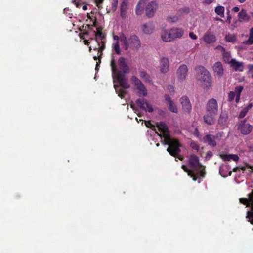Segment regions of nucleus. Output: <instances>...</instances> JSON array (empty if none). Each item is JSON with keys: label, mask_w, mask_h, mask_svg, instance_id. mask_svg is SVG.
I'll return each mask as SVG.
<instances>
[{"label": "nucleus", "mask_w": 253, "mask_h": 253, "mask_svg": "<svg viewBox=\"0 0 253 253\" xmlns=\"http://www.w3.org/2000/svg\"><path fill=\"white\" fill-rule=\"evenodd\" d=\"M156 126L161 132L158 135L161 137L164 138L165 144L168 145L167 150L170 155L176 157L180 152V147L181 145L177 139H172L170 138L169 131V128L166 124L163 122H160L156 123Z\"/></svg>", "instance_id": "obj_1"}, {"label": "nucleus", "mask_w": 253, "mask_h": 253, "mask_svg": "<svg viewBox=\"0 0 253 253\" xmlns=\"http://www.w3.org/2000/svg\"><path fill=\"white\" fill-rule=\"evenodd\" d=\"M218 105L215 99H209L206 105V113L203 116L204 122L208 125H212L214 123L215 116L217 114Z\"/></svg>", "instance_id": "obj_2"}, {"label": "nucleus", "mask_w": 253, "mask_h": 253, "mask_svg": "<svg viewBox=\"0 0 253 253\" xmlns=\"http://www.w3.org/2000/svg\"><path fill=\"white\" fill-rule=\"evenodd\" d=\"M196 77L204 88L209 89L211 87L212 77L204 67L200 66L197 68Z\"/></svg>", "instance_id": "obj_3"}, {"label": "nucleus", "mask_w": 253, "mask_h": 253, "mask_svg": "<svg viewBox=\"0 0 253 253\" xmlns=\"http://www.w3.org/2000/svg\"><path fill=\"white\" fill-rule=\"evenodd\" d=\"M120 41L122 42L125 50H127L129 48L132 50H138L141 46L140 40L135 34L131 35L128 39L122 34L120 36Z\"/></svg>", "instance_id": "obj_4"}, {"label": "nucleus", "mask_w": 253, "mask_h": 253, "mask_svg": "<svg viewBox=\"0 0 253 253\" xmlns=\"http://www.w3.org/2000/svg\"><path fill=\"white\" fill-rule=\"evenodd\" d=\"M111 67L113 74H116L117 79L119 83L120 86L124 89H128L130 87V84L128 83V79L126 77L125 74H123L118 71L115 60L112 58L111 61Z\"/></svg>", "instance_id": "obj_5"}, {"label": "nucleus", "mask_w": 253, "mask_h": 253, "mask_svg": "<svg viewBox=\"0 0 253 253\" xmlns=\"http://www.w3.org/2000/svg\"><path fill=\"white\" fill-rule=\"evenodd\" d=\"M132 83L135 86L138 90L139 96H146L147 95V90L142 82L136 76H133L131 78Z\"/></svg>", "instance_id": "obj_6"}, {"label": "nucleus", "mask_w": 253, "mask_h": 253, "mask_svg": "<svg viewBox=\"0 0 253 253\" xmlns=\"http://www.w3.org/2000/svg\"><path fill=\"white\" fill-rule=\"evenodd\" d=\"M253 126L247 123L246 119L242 121L239 126L238 129L243 135L249 134L252 130Z\"/></svg>", "instance_id": "obj_7"}, {"label": "nucleus", "mask_w": 253, "mask_h": 253, "mask_svg": "<svg viewBox=\"0 0 253 253\" xmlns=\"http://www.w3.org/2000/svg\"><path fill=\"white\" fill-rule=\"evenodd\" d=\"M136 103L140 108L145 111L151 113L153 111L152 106L144 98H139L136 100Z\"/></svg>", "instance_id": "obj_8"}, {"label": "nucleus", "mask_w": 253, "mask_h": 253, "mask_svg": "<svg viewBox=\"0 0 253 253\" xmlns=\"http://www.w3.org/2000/svg\"><path fill=\"white\" fill-rule=\"evenodd\" d=\"M188 71V67L185 64H182L179 67L176 72L177 79L179 81L181 82L186 79Z\"/></svg>", "instance_id": "obj_9"}, {"label": "nucleus", "mask_w": 253, "mask_h": 253, "mask_svg": "<svg viewBox=\"0 0 253 253\" xmlns=\"http://www.w3.org/2000/svg\"><path fill=\"white\" fill-rule=\"evenodd\" d=\"M158 8V4L156 1H151L147 6L146 15L148 18L152 17Z\"/></svg>", "instance_id": "obj_10"}, {"label": "nucleus", "mask_w": 253, "mask_h": 253, "mask_svg": "<svg viewBox=\"0 0 253 253\" xmlns=\"http://www.w3.org/2000/svg\"><path fill=\"white\" fill-rule=\"evenodd\" d=\"M180 100L183 111L186 113H190L192 110V105L188 97L186 96H182Z\"/></svg>", "instance_id": "obj_11"}, {"label": "nucleus", "mask_w": 253, "mask_h": 253, "mask_svg": "<svg viewBox=\"0 0 253 253\" xmlns=\"http://www.w3.org/2000/svg\"><path fill=\"white\" fill-rule=\"evenodd\" d=\"M169 61L168 58L162 57L160 60V70L162 73H166L169 70Z\"/></svg>", "instance_id": "obj_12"}, {"label": "nucleus", "mask_w": 253, "mask_h": 253, "mask_svg": "<svg viewBox=\"0 0 253 253\" xmlns=\"http://www.w3.org/2000/svg\"><path fill=\"white\" fill-rule=\"evenodd\" d=\"M214 75L221 78L224 73V69L222 63L219 62H215L212 66Z\"/></svg>", "instance_id": "obj_13"}, {"label": "nucleus", "mask_w": 253, "mask_h": 253, "mask_svg": "<svg viewBox=\"0 0 253 253\" xmlns=\"http://www.w3.org/2000/svg\"><path fill=\"white\" fill-rule=\"evenodd\" d=\"M188 164L192 169H196L199 167H202V165L199 162V159L196 155L192 154L189 157Z\"/></svg>", "instance_id": "obj_14"}, {"label": "nucleus", "mask_w": 253, "mask_h": 253, "mask_svg": "<svg viewBox=\"0 0 253 253\" xmlns=\"http://www.w3.org/2000/svg\"><path fill=\"white\" fill-rule=\"evenodd\" d=\"M94 34L95 36L94 40H95V41L99 46L101 43H106L105 36L101 29H99L98 28H97V32H94Z\"/></svg>", "instance_id": "obj_15"}, {"label": "nucleus", "mask_w": 253, "mask_h": 253, "mask_svg": "<svg viewBox=\"0 0 253 253\" xmlns=\"http://www.w3.org/2000/svg\"><path fill=\"white\" fill-rule=\"evenodd\" d=\"M203 41L208 44L213 43L216 41L214 34L211 32H207L203 36Z\"/></svg>", "instance_id": "obj_16"}, {"label": "nucleus", "mask_w": 253, "mask_h": 253, "mask_svg": "<svg viewBox=\"0 0 253 253\" xmlns=\"http://www.w3.org/2000/svg\"><path fill=\"white\" fill-rule=\"evenodd\" d=\"M118 65L120 70L123 72V74H126L129 72V67L126 62V59L124 57H121L119 58Z\"/></svg>", "instance_id": "obj_17"}, {"label": "nucleus", "mask_w": 253, "mask_h": 253, "mask_svg": "<svg viewBox=\"0 0 253 253\" xmlns=\"http://www.w3.org/2000/svg\"><path fill=\"white\" fill-rule=\"evenodd\" d=\"M250 196V201L252 203V207L251 208L250 210L247 211L246 218L248 222L253 225V190L251 193Z\"/></svg>", "instance_id": "obj_18"}, {"label": "nucleus", "mask_w": 253, "mask_h": 253, "mask_svg": "<svg viewBox=\"0 0 253 253\" xmlns=\"http://www.w3.org/2000/svg\"><path fill=\"white\" fill-rule=\"evenodd\" d=\"M231 67L235 71L242 72L243 71V64L237 61L235 59H232L230 62Z\"/></svg>", "instance_id": "obj_19"}, {"label": "nucleus", "mask_w": 253, "mask_h": 253, "mask_svg": "<svg viewBox=\"0 0 253 253\" xmlns=\"http://www.w3.org/2000/svg\"><path fill=\"white\" fill-rule=\"evenodd\" d=\"M216 137L211 134H207L203 138L204 141L207 142L210 146L215 147L216 145L215 141Z\"/></svg>", "instance_id": "obj_20"}, {"label": "nucleus", "mask_w": 253, "mask_h": 253, "mask_svg": "<svg viewBox=\"0 0 253 253\" xmlns=\"http://www.w3.org/2000/svg\"><path fill=\"white\" fill-rule=\"evenodd\" d=\"M239 21L240 22H249L250 17L247 14V11L242 9L238 13Z\"/></svg>", "instance_id": "obj_21"}, {"label": "nucleus", "mask_w": 253, "mask_h": 253, "mask_svg": "<svg viewBox=\"0 0 253 253\" xmlns=\"http://www.w3.org/2000/svg\"><path fill=\"white\" fill-rule=\"evenodd\" d=\"M172 40L180 38L183 35V31L181 28H173L170 30Z\"/></svg>", "instance_id": "obj_22"}, {"label": "nucleus", "mask_w": 253, "mask_h": 253, "mask_svg": "<svg viewBox=\"0 0 253 253\" xmlns=\"http://www.w3.org/2000/svg\"><path fill=\"white\" fill-rule=\"evenodd\" d=\"M128 9V5L126 1H123L120 6V15L122 18H125L126 15V11Z\"/></svg>", "instance_id": "obj_23"}, {"label": "nucleus", "mask_w": 253, "mask_h": 253, "mask_svg": "<svg viewBox=\"0 0 253 253\" xmlns=\"http://www.w3.org/2000/svg\"><path fill=\"white\" fill-rule=\"evenodd\" d=\"M148 0H140L139 2L138 3L135 10V12L136 15H140L142 14L143 10H144V6L146 2V1Z\"/></svg>", "instance_id": "obj_24"}, {"label": "nucleus", "mask_w": 253, "mask_h": 253, "mask_svg": "<svg viewBox=\"0 0 253 253\" xmlns=\"http://www.w3.org/2000/svg\"><path fill=\"white\" fill-rule=\"evenodd\" d=\"M105 48V43H101L100 45L99 46L97 44V46H95L93 47V49L94 50H97L98 51V55L99 59V63H101V59L102 58V56L103 55V51Z\"/></svg>", "instance_id": "obj_25"}, {"label": "nucleus", "mask_w": 253, "mask_h": 253, "mask_svg": "<svg viewBox=\"0 0 253 253\" xmlns=\"http://www.w3.org/2000/svg\"><path fill=\"white\" fill-rule=\"evenodd\" d=\"M253 106V103H249L248 106L245 107L242 109L239 114V118L240 119L243 118L247 114L249 110H250Z\"/></svg>", "instance_id": "obj_26"}, {"label": "nucleus", "mask_w": 253, "mask_h": 253, "mask_svg": "<svg viewBox=\"0 0 253 253\" xmlns=\"http://www.w3.org/2000/svg\"><path fill=\"white\" fill-rule=\"evenodd\" d=\"M153 24L151 22L144 24L142 26L143 31L146 34H151L153 32Z\"/></svg>", "instance_id": "obj_27"}, {"label": "nucleus", "mask_w": 253, "mask_h": 253, "mask_svg": "<svg viewBox=\"0 0 253 253\" xmlns=\"http://www.w3.org/2000/svg\"><path fill=\"white\" fill-rule=\"evenodd\" d=\"M161 38L163 41L165 42H170L173 40L170 31L169 32L164 31L162 33Z\"/></svg>", "instance_id": "obj_28"}, {"label": "nucleus", "mask_w": 253, "mask_h": 253, "mask_svg": "<svg viewBox=\"0 0 253 253\" xmlns=\"http://www.w3.org/2000/svg\"><path fill=\"white\" fill-rule=\"evenodd\" d=\"M228 167H229L228 166H226L225 167H221L220 168L219 173L222 177H226L228 176H230L231 175L232 171H228V170H229Z\"/></svg>", "instance_id": "obj_29"}, {"label": "nucleus", "mask_w": 253, "mask_h": 253, "mask_svg": "<svg viewBox=\"0 0 253 253\" xmlns=\"http://www.w3.org/2000/svg\"><path fill=\"white\" fill-rule=\"evenodd\" d=\"M140 77L145 81L150 82L151 81V78L149 75L146 71L141 69L139 70Z\"/></svg>", "instance_id": "obj_30"}, {"label": "nucleus", "mask_w": 253, "mask_h": 253, "mask_svg": "<svg viewBox=\"0 0 253 253\" xmlns=\"http://www.w3.org/2000/svg\"><path fill=\"white\" fill-rule=\"evenodd\" d=\"M251 193L248 195V198H241L239 199V201L241 203L246 206V207H252V203L250 201Z\"/></svg>", "instance_id": "obj_31"}, {"label": "nucleus", "mask_w": 253, "mask_h": 253, "mask_svg": "<svg viewBox=\"0 0 253 253\" xmlns=\"http://www.w3.org/2000/svg\"><path fill=\"white\" fill-rule=\"evenodd\" d=\"M243 43L246 45L253 44V27H252L249 30V39L243 42Z\"/></svg>", "instance_id": "obj_32"}, {"label": "nucleus", "mask_w": 253, "mask_h": 253, "mask_svg": "<svg viewBox=\"0 0 253 253\" xmlns=\"http://www.w3.org/2000/svg\"><path fill=\"white\" fill-rule=\"evenodd\" d=\"M114 88L116 93L121 98H124L125 95L126 93V92L123 89L120 88L119 86L114 85Z\"/></svg>", "instance_id": "obj_33"}, {"label": "nucleus", "mask_w": 253, "mask_h": 253, "mask_svg": "<svg viewBox=\"0 0 253 253\" xmlns=\"http://www.w3.org/2000/svg\"><path fill=\"white\" fill-rule=\"evenodd\" d=\"M224 7L222 6H218L215 8V13L221 17H224Z\"/></svg>", "instance_id": "obj_34"}, {"label": "nucleus", "mask_w": 253, "mask_h": 253, "mask_svg": "<svg viewBox=\"0 0 253 253\" xmlns=\"http://www.w3.org/2000/svg\"><path fill=\"white\" fill-rule=\"evenodd\" d=\"M227 118L228 116L226 114L221 113L218 120V123L222 125H224L227 122Z\"/></svg>", "instance_id": "obj_35"}, {"label": "nucleus", "mask_w": 253, "mask_h": 253, "mask_svg": "<svg viewBox=\"0 0 253 253\" xmlns=\"http://www.w3.org/2000/svg\"><path fill=\"white\" fill-rule=\"evenodd\" d=\"M223 60V61L227 63H229L231 61V55L229 52H226L225 51L222 53Z\"/></svg>", "instance_id": "obj_36"}, {"label": "nucleus", "mask_w": 253, "mask_h": 253, "mask_svg": "<svg viewBox=\"0 0 253 253\" xmlns=\"http://www.w3.org/2000/svg\"><path fill=\"white\" fill-rule=\"evenodd\" d=\"M118 0H112L111 7L109 9H107V13L110 12L111 11L112 12L115 11L118 6Z\"/></svg>", "instance_id": "obj_37"}, {"label": "nucleus", "mask_w": 253, "mask_h": 253, "mask_svg": "<svg viewBox=\"0 0 253 253\" xmlns=\"http://www.w3.org/2000/svg\"><path fill=\"white\" fill-rule=\"evenodd\" d=\"M225 40L227 42H234L236 40V36L232 34L226 35L225 37Z\"/></svg>", "instance_id": "obj_38"}, {"label": "nucleus", "mask_w": 253, "mask_h": 253, "mask_svg": "<svg viewBox=\"0 0 253 253\" xmlns=\"http://www.w3.org/2000/svg\"><path fill=\"white\" fill-rule=\"evenodd\" d=\"M169 111L175 113L178 112L177 107L176 105L173 103V102H170V103L169 104Z\"/></svg>", "instance_id": "obj_39"}, {"label": "nucleus", "mask_w": 253, "mask_h": 253, "mask_svg": "<svg viewBox=\"0 0 253 253\" xmlns=\"http://www.w3.org/2000/svg\"><path fill=\"white\" fill-rule=\"evenodd\" d=\"M104 0H94V3L99 9L101 10L103 8L102 4Z\"/></svg>", "instance_id": "obj_40"}, {"label": "nucleus", "mask_w": 253, "mask_h": 253, "mask_svg": "<svg viewBox=\"0 0 253 253\" xmlns=\"http://www.w3.org/2000/svg\"><path fill=\"white\" fill-rule=\"evenodd\" d=\"M243 89V86H237L235 88V91L236 95H241V93Z\"/></svg>", "instance_id": "obj_41"}, {"label": "nucleus", "mask_w": 253, "mask_h": 253, "mask_svg": "<svg viewBox=\"0 0 253 253\" xmlns=\"http://www.w3.org/2000/svg\"><path fill=\"white\" fill-rule=\"evenodd\" d=\"M236 96L235 93L234 91H230L228 94V100L229 102H232L235 98Z\"/></svg>", "instance_id": "obj_42"}, {"label": "nucleus", "mask_w": 253, "mask_h": 253, "mask_svg": "<svg viewBox=\"0 0 253 253\" xmlns=\"http://www.w3.org/2000/svg\"><path fill=\"white\" fill-rule=\"evenodd\" d=\"M198 168H201V169L200 170L199 172L197 173L198 175L204 177L206 174L205 167L202 165V167H199Z\"/></svg>", "instance_id": "obj_43"}, {"label": "nucleus", "mask_w": 253, "mask_h": 253, "mask_svg": "<svg viewBox=\"0 0 253 253\" xmlns=\"http://www.w3.org/2000/svg\"><path fill=\"white\" fill-rule=\"evenodd\" d=\"M114 50L118 55L121 54V51L118 42H117L114 46Z\"/></svg>", "instance_id": "obj_44"}, {"label": "nucleus", "mask_w": 253, "mask_h": 253, "mask_svg": "<svg viewBox=\"0 0 253 253\" xmlns=\"http://www.w3.org/2000/svg\"><path fill=\"white\" fill-rule=\"evenodd\" d=\"M146 126L152 130L155 129V125L152 124L150 121H145Z\"/></svg>", "instance_id": "obj_45"}, {"label": "nucleus", "mask_w": 253, "mask_h": 253, "mask_svg": "<svg viewBox=\"0 0 253 253\" xmlns=\"http://www.w3.org/2000/svg\"><path fill=\"white\" fill-rule=\"evenodd\" d=\"M220 157L224 161H228L231 160L230 154H221Z\"/></svg>", "instance_id": "obj_46"}, {"label": "nucleus", "mask_w": 253, "mask_h": 253, "mask_svg": "<svg viewBox=\"0 0 253 253\" xmlns=\"http://www.w3.org/2000/svg\"><path fill=\"white\" fill-rule=\"evenodd\" d=\"M178 20V17L177 16H169L167 18V20L169 22H176Z\"/></svg>", "instance_id": "obj_47"}, {"label": "nucleus", "mask_w": 253, "mask_h": 253, "mask_svg": "<svg viewBox=\"0 0 253 253\" xmlns=\"http://www.w3.org/2000/svg\"><path fill=\"white\" fill-rule=\"evenodd\" d=\"M88 18L90 19L91 20H93V23L92 25H87V26L89 29H91L92 26L95 27L96 26V19L95 17H93V16H90L89 15H88Z\"/></svg>", "instance_id": "obj_48"}, {"label": "nucleus", "mask_w": 253, "mask_h": 253, "mask_svg": "<svg viewBox=\"0 0 253 253\" xmlns=\"http://www.w3.org/2000/svg\"><path fill=\"white\" fill-rule=\"evenodd\" d=\"M188 175L192 178L194 181H196L199 176L197 173L195 174L193 171L190 172V173H188Z\"/></svg>", "instance_id": "obj_49"}, {"label": "nucleus", "mask_w": 253, "mask_h": 253, "mask_svg": "<svg viewBox=\"0 0 253 253\" xmlns=\"http://www.w3.org/2000/svg\"><path fill=\"white\" fill-rule=\"evenodd\" d=\"M179 12L181 13L188 14L190 12V9L189 7H184L183 8L180 9L179 10Z\"/></svg>", "instance_id": "obj_50"}, {"label": "nucleus", "mask_w": 253, "mask_h": 253, "mask_svg": "<svg viewBox=\"0 0 253 253\" xmlns=\"http://www.w3.org/2000/svg\"><path fill=\"white\" fill-rule=\"evenodd\" d=\"M165 98L166 101L169 104L170 103V102H173V101L171 100V97L169 96V94H165Z\"/></svg>", "instance_id": "obj_51"}, {"label": "nucleus", "mask_w": 253, "mask_h": 253, "mask_svg": "<svg viewBox=\"0 0 253 253\" xmlns=\"http://www.w3.org/2000/svg\"><path fill=\"white\" fill-rule=\"evenodd\" d=\"M239 157L236 154H230V159H232L233 161L237 162L239 160Z\"/></svg>", "instance_id": "obj_52"}, {"label": "nucleus", "mask_w": 253, "mask_h": 253, "mask_svg": "<svg viewBox=\"0 0 253 253\" xmlns=\"http://www.w3.org/2000/svg\"><path fill=\"white\" fill-rule=\"evenodd\" d=\"M182 169L186 172L187 173V174H188V173H190V172H191L192 170H189L188 168L187 167V166H186L185 165H183L181 167Z\"/></svg>", "instance_id": "obj_53"}, {"label": "nucleus", "mask_w": 253, "mask_h": 253, "mask_svg": "<svg viewBox=\"0 0 253 253\" xmlns=\"http://www.w3.org/2000/svg\"><path fill=\"white\" fill-rule=\"evenodd\" d=\"M191 147L193 149H194L196 151H198L199 149V146L198 145L195 144V143H192L191 144Z\"/></svg>", "instance_id": "obj_54"}, {"label": "nucleus", "mask_w": 253, "mask_h": 253, "mask_svg": "<svg viewBox=\"0 0 253 253\" xmlns=\"http://www.w3.org/2000/svg\"><path fill=\"white\" fill-rule=\"evenodd\" d=\"M189 36L193 40H196L197 39V36L193 32H190Z\"/></svg>", "instance_id": "obj_55"}, {"label": "nucleus", "mask_w": 253, "mask_h": 253, "mask_svg": "<svg viewBox=\"0 0 253 253\" xmlns=\"http://www.w3.org/2000/svg\"><path fill=\"white\" fill-rule=\"evenodd\" d=\"M94 40V38H90V39H88V40H85H85L84 41V43L85 45H86L88 46V45H89V43H90V42H89V41H92V40Z\"/></svg>", "instance_id": "obj_56"}, {"label": "nucleus", "mask_w": 253, "mask_h": 253, "mask_svg": "<svg viewBox=\"0 0 253 253\" xmlns=\"http://www.w3.org/2000/svg\"><path fill=\"white\" fill-rule=\"evenodd\" d=\"M212 156V153L211 151H208L207 152L206 159H209Z\"/></svg>", "instance_id": "obj_57"}, {"label": "nucleus", "mask_w": 253, "mask_h": 253, "mask_svg": "<svg viewBox=\"0 0 253 253\" xmlns=\"http://www.w3.org/2000/svg\"><path fill=\"white\" fill-rule=\"evenodd\" d=\"M215 0H204L203 3L206 4H210L213 2Z\"/></svg>", "instance_id": "obj_58"}, {"label": "nucleus", "mask_w": 253, "mask_h": 253, "mask_svg": "<svg viewBox=\"0 0 253 253\" xmlns=\"http://www.w3.org/2000/svg\"><path fill=\"white\" fill-rule=\"evenodd\" d=\"M216 49H218V50H221L222 52H224L225 51V49H224V47H223L221 45H218L216 47Z\"/></svg>", "instance_id": "obj_59"}, {"label": "nucleus", "mask_w": 253, "mask_h": 253, "mask_svg": "<svg viewBox=\"0 0 253 253\" xmlns=\"http://www.w3.org/2000/svg\"><path fill=\"white\" fill-rule=\"evenodd\" d=\"M235 97V102L236 103H238L240 99V95H236Z\"/></svg>", "instance_id": "obj_60"}, {"label": "nucleus", "mask_w": 253, "mask_h": 253, "mask_svg": "<svg viewBox=\"0 0 253 253\" xmlns=\"http://www.w3.org/2000/svg\"><path fill=\"white\" fill-rule=\"evenodd\" d=\"M239 8L238 7H234L233 9H232V11L234 12H237L239 11Z\"/></svg>", "instance_id": "obj_61"}, {"label": "nucleus", "mask_w": 253, "mask_h": 253, "mask_svg": "<svg viewBox=\"0 0 253 253\" xmlns=\"http://www.w3.org/2000/svg\"><path fill=\"white\" fill-rule=\"evenodd\" d=\"M240 169V167H235L233 169V172H237L238 171H239Z\"/></svg>", "instance_id": "obj_62"}, {"label": "nucleus", "mask_w": 253, "mask_h": 253, "mask_svg": "<svg viewBox=\"0 0 253 253\" xmlns=\"http://www.w3.org/2000/svg\"><path fill=\"white\" fill-rule=\"evenodd\" d=\"M93 59H94V60H98V61H99V59L100 58L98 57V55L97 56H94L93 57Z\"/></svg>", "instance_id": "obj_63"}, {"label": "nucleus", "mask_w": 253, "mask_h": 253, "mask_svg": "<svg viewBox=\"0 0 253 253\" xmlns=\"http://www.w3.org/2000/svg\"><path fill=\"white\" fill-rule=\"evenodd\" d=\"M114 39L116 40H118L119 39H120V37L119 38V36L115 35L114 36Z\"/></svg>", "instance_id": "obj_64"}]
</instances>
